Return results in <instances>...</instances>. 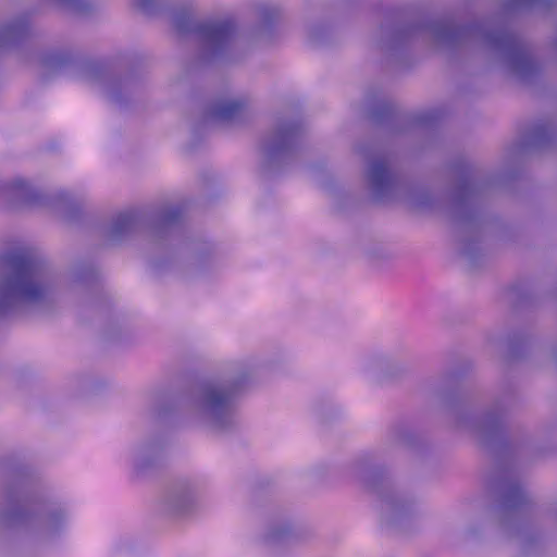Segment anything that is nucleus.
Returning a JSON list of instances; mask_svg holds the SVG:
<instances>
[{
	"instance_id": "9",
	"label": "nucleus",
	"mask_w": 557,
	"mask_h": 557,
	"mask_svg": "<svg viewBox=\"0 0 557 557\" xmlns=\"http://www.w3.org/2000/svg\"><path fill=\"white\" fill-rule=\"evenodd\" d=\"M294 134V129L287 128L278 131L273 137L264 145V152L270 159L276 153L283 151L289 144L290 138Z\"/></svg>"
},
{
	"instance_id": "17",
	"label": "nucleus",
	"mask_w": 557,
	"mask_h": 557,
	"mask_svg": "<svg viewBox=\"0 0 557 557\" xmlns=\"http://www.w3.org/2000/svg\"><path fill=\"white\" fill-rule=\"evenodd\" d=\"M11 518L0 511V527L4 525Z\"/></svg>"
},
{
	"instance_id": "13",
	"label": "nucleus",
	"mask_w": 557,
	"mask_h": 557,
	"mask_svg": "<svg viewBox=\"0 0 557 557\" xmlns=\"http://www.w3.org/2000/svg\"><path fill=\"white\" fill-rule=\"evenodd\" d=\"M502 528L511 534L513 531H518L520 533V518L516 510L504 512L500 518Z\"/></svg>"
},
{
	"instance_id": "18",
	"label": "nucleus",
	"mask_w": 557,
	"mask_h": 557,
	"mask_svg": "<svg viewBox=\"0 0 557 557\" xmlns=\"http://www.w3.org/2000/svg\"><path fill=\"white\" fill-rule=\"evenodd\" d=\"M508 503H513V505H516V499H508Z\"/></svg>"
},
{
	"instance_id": "12",
	"label": "nucleus",
	"mask_w": 557,
	"mask_h": 557,
	"mask_svg": "<svg viewBox=\"0 0 557 557\" xmlns=\"http://www.w3.org/2000/svg\"><path fill=\"white\" fill-rule=\"evenodd\" d=\"M195 493L193 490L176 491L171 498V507L174 510H183L194 499Z\"/></svg>"
},
{
	"instance_id": "11",
	"label": "nucleus",
	"mask_w": 557,
	"mask_h": 557,
	"mask_svg": "<svg viewBox=\"0 0 557 557\" xmlns=\"http://www.w3.org/2000/svg\"><path fill=\"white\" fill-rule=\"evenodd\" d=\"M411 507L405 500L387 503L385 508L386 519L389 523H398L403 518L410 513Z\"/></svg>"
},
{
	"instance_id": "8",
	"label": "nucleus",
	"mask_w": 557,
	"mask_h": 557,
	"mask_svg": "<svg viewBox=\"0 0 557 557\" xmlns=\"http://www.w3.org/2000/svg\"><path fill=\"white\" fill-rule=\"evenodd\" d=\"M368 369L377 376H395L401 372V367L395 360L384 355L370 358Z\"/></svg>"
},
{
	"instance_id": "16",
	"label": "nucleus",
	"mask_w": 557,
	"mask_h": 557,
	"mask_svg": "<svg viewBox=\"0 0 557 557\" xmlns=\"http://www.w3.org/2000/svg\"><path fill=\"white\" fill-rule=\"evenodd\" d=\"M15 33L16 29L14 26H8L0 29V44H2L7 37L12 36Z\"/></svg>"
},
{
	"instance_id": "10",
	"label": "nucleus",
	"mask_w": 557,
	"mask_h": 557,
	"mask_svg": "<svg viewBox=\"0 0 557 557\" xmlns=\"http://www.w3.org/2000/svg\"><path fill=\"white\" fill-rule=\"evenodd\" d=\"M135 226V218L132 213H121L114 218L110 227L109 236L113 239H117L123 235L129 233Z\"/></svg>"
},
{
	"instance_id": "14",
	"label": "nucleus",
	"mask_w": 557,
	"mask_h": 557,
	"mask_svg": "<svg viewBox=\"0 0 557 557\" xmlns=\"http://www.w3.org/2000/svg\"><path fill=\"white\" fill-rule=\"evenodd\" d=\"M146 457H147V449L145 447H143L136 451L134 462H135V467L138 470H143L147 466Z\"/></svg>"
},
{
	"instance_id": "2",
	"label": "nucleus",
	"mask_w": 557,
	"mask_h": 557,
	"mask_svg": "<svg viewBox=\"0 0 557 557\" xmlns=\"http://www.w3.org/2000/svg\"><path fill=\"white\" fill-rule=\"evenodd\" d=\"M244 381L208 383L196 388L188 403L190 418L215 431L231 428L235 422L234 398Z\"/></svg>"
},
{
	"instance_id": "5",
	"label": "nucleus",
	"mask_w": 557,
	"mask_h": 557,
	"mask_svg": "<svg viewBox=\"0 0 557 557\" xmlns=\"http://www.w3.org/2000/svg\"><path fill=\"white\" fill-rule=\"evenodd\" d=\"M198 37L207 57L218 55L233 44L235 27L230 21L202 25L198 29Z\"/></svg>"
},
{
	"instance_id": "15",
	"label": "nucleus",
	"mask_w": 557,
	"mask_h": 557,
	"mask_svg": "<svg viewBox=\"0 0 557 557\" xmlns=\"http://www.w3.org/2000/svg\"><path fill=\"white\" fill-rule=\"evenodd\" d=\"M8 187L22 193V191L26 190L28 186H27L26 182H24L23 180H15V181H12L8 185Z\"/></svg>"
},
{
	"instance_id": "20",
	"label": "nucleus",
	"mask_w": 557,
	"mask_h": 557,
	"mask_svg": "<svg viewBox=\"0 0 557 557\" xmlns=\"http://www.w3.org/2000/svg\"><path fill=\"white\" fill-rule=\"evenodd\" d=\"M520 496H521V492H520V491H518V492H517V498H520Z\"/></svg>"
},
{
	"instance_id": "3",
	"label": "nucleus",
	"mask_w": 557,
	"mask_h": 557,
	"mask_svg": "<svg viewBox=\"0 0 557 557\" xmlns=\"http://www.w3.org/2000/svg\"><path fill=\"white\" fill-rule=\"evenodd\" d=\"M366 183L372 197L377 200L404 198L411 206H419L413 196L405 193V187L383 160H373L369 163L366 170Z\"/></svg>"
},
{
	"instance_id": "7",
	"label": "nucleus",
	"mask_w": 557,
	"mask_h": 557,
	"mask_svg": "<svg viewBox=\"0 0 557 557\" xmlns=\"http://www.w3.org/2000/svg\"><path fill=\"white\" fill-rule=\"evenodd\" d=\"M66 524V516L63 510L57 509L45 513L39 520L40 532L46 536L59 534Z\"/></svg>"
},
{
	"instance_id": "4",
	"label": "nucleus",
	"mask_w": 557,
	"mask_h": 557,
	"mask_svg": "<svg viewBox=\"0 0 557 557\" xmlns=\"http://www.w3.org/2000/svg\"><path fill=\"white\" fill-rule=\"evenodd\" d=\"M312 532L309 528L290 518L271 521L260 535V542L269 550H276L302 539H310Z\"/></svg>"
},
{
	"instance_id": "19",
	"label": "nucleus",
	"mask_w": 557,
	"mask_h": 557,
	"mask_svg": "<svg viewBox=\"0 0 557 557\" xmlns=\"http://www.w3.org/2000/svg\"><path fill=\"white\" fill-rule=\"evenodd\" d=\"M138 4H139V5H144L145 3H144V1H143V0H138Z\"/></svg>"
},
{
	"instance_id": "1",
	"label": "nucleus",
	"mask_w": 557,
	"mask_h": 557,
	"mask_svg": "<svg viewBox=\"0 0 557 557\" xmlns=\"http://www.w3.org/2000/svg\"><path fill=\"white\" fill-rule=\"evenodd\" d=\"M58 287L53 270L23 260L0 285V315L44 309L55 300Z\"/></svg>"
},
{
	"instance_id": "6",
	"label": "nucleus",
	"mask_w": 557,
	"mask_h": 557,
	"mask_svg": "<svg viewBox=\"0 0 557 557\" xmlns=\"http://www.w3.org/2000/svg\"><path fill=\"white\" fill-rule=\"evenodd\" d=\"M245 107L246 103L240 99H225L214 104L210 111V116L212 120L222 123L233 122L243 114Z\"/></svg>"
}]
</instances>
